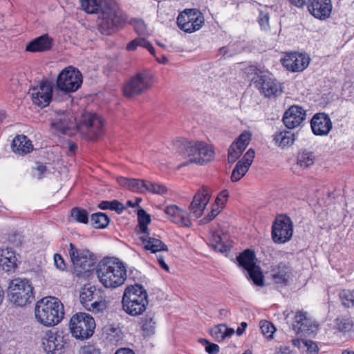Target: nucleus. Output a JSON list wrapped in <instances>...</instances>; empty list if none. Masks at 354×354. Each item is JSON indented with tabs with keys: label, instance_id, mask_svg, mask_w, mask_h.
Listing matches in <instances>:
<instances>
[{
	"label": "nucleus",
	"instance_id": "obj_50",
	"mask_svg": "<svg viewBox=\"0 0 354 354\" xmlns=\"http://www.w3.org/2000/svg\"><path fill=\"white\" fill-rule=\"evenodd\" d=\"M199 342L205 347V351L209 354H217L220 351L218 345L205 339H200Z\"/></svg>",
	"mask_w": 354,
	"mask_h": 354
},
{
	"label": "nucleus",
	"instance_id": "obj_60",
	"mask_svg": "<svg viewBox=\"0 0 354 354\" xmlns=\"http://www.w3.org/2000/svg\"><path fill=\"white\" fill-rule=\"evenodd\" d=\"M140 46H142L143 48L147 49L151 55L155 54V49L152 44L147 41L145 38L140 37Z\"/></svg>",
	"mask_w": 354,
	"mask_h": 354
},
{
	"label": "nucleus",
	"instance_id": "obj_5",
	"mask_svg": "<svg viewBox=\"0 0 354 354\" xmlns=\"http://www.w3.org/2000/svg\"><path fill=\"white\" fill-rule=\"evenodd\" d=\"M177 145L179 152L183 153L189 162L203 165L214 159L213 148L203 142L183 140Z\"/></svg>",
	"mask_w": 354,
	"mask_h": 354
},
{
	"label": "nucleus",
	"instance_id": "obj_36",
	"mask_svg": "<svg viewBox=\"0 0 354 354\" xmlns=\"http://www.w3.org/2000/svg\"><path fill=\"white\" fill-rule=\"evenodd\" d=\"M342 304L348 308H354V290H342L339 292Z\"/></svg>",
	"mask_w": 354,
	"mask_h": 354
},
{
	"label": "nucleus",
	"instance_id": "obj_55",
	"mask_svg": "<svg viewBox=\"0 0 354 354\" xmlns=\"http://www.w3.org/2000/svg\"><path fill=\"white\" fill-rule=\"evenodd\" d=\"M221 209L219 208L218 207L215 206V205H213L211 212L201 220V222L203 224H206L210 222L218 214V213L221 212Z\"/></svg>",
	"mask_w": 354,
	"mask_h": 354
},
{
	"label": "nucleus",
	"instance_id": "obj_18",
	"mask_svg": "<svg viewBox=\"0 0 354 354\" xmlns=\"http://www.w3.org/2000/svg\"><path fill=\"white\" fill-rule=\"evenodd\" d=\"M310 127L315 135L324 136H327L331 130L332 122L326 113H317L313 116Z\"/></svg>",
	"mask_w": 354,
	"mask_h": 354
},
{
	"label": "nucleus",
	"instance_id": "obj_62",
	"mask_svg": "<svg viewBox=\"0 0 354 354\" xmlns=\"http://www.w3.org/2000/svg\"><path fill=\"white\" fill-rule=\"evenodd\" d=\"M269 15L266 12L260 11L259 16V22H268Z\"/></svg>",
	"mask_w": 354,
	"mask_h": 354
},
{
	"label": "nucleus",
	"instance_id": "obj_64",
	"mask_svg": "<svg viewBox=\"0 0 354 354\" xmlns=\"http://www.w3.org/2000/svg\"><path fill=\"white\" fill-rule=\"evenodd\" d=\"M115 354H135L133 350L128 348L118 349Z\"/></svg>",
	"mask_w": 354,
	"mask_h": 354
},
{
	"label": "nucleus",
	"instance_id": "obj_48",
	"mask_svg": "<svg viewBox=\"0 0 354 354\" xmlns=\"http://www.w3.org/2000/svg\"><path fill=\"white\" fill-rule=\"evenodd\" d=\"M106 307V303L102 299H100L98 296L95 300L88 304L87 307L85 308L89 311L93 313L102 312Z\"/></svg>",
	"mask_w": 354,
	"mask_h": 354
},
{
	"label": "nucleus",
	"instance_id": "obj_8",
	"mask_svg": "<svg viewBox=\"0 0 354 354\" xmlns=\"http://www.w3.org/2000/svg\"><path fill=\"white\" fill-rule=\"evenodd\" d=\"M95 323L94 319L85 313H78L72 316L69 323L70 331L73 337L78 339H86L94 333Z\"/></svg>",
	"mask_w": 354,
	"mask_h": 354
},
{
	"label": "nucleus",
	"instance_id": "obj_38",
	"mask_svg": "<svg viewBox=\"0 0 354 354\" xmlns=\"http://www.w3.org/2000/svg\"><path fill=\"white\" fill-rule=\"evenodd\" d=\"M48 337L42 338V345L44 350L46 353L55 354V351L58 350L59 344H55L56 338L53 335L46 334Z\"/></svg>",
	"mask_w": 354,
	"mask_h": 354
},
{
	"label": "nucleus",
	"instance_id": "obj_7",
	"mask_svg": "<svg viewBox=\"0 0 354 354\" xmlns=\"http://www.w3.org/2000/svg\"><path fill=\"white\" fill-rule=\"evenodd\" d=\"M153 74L149 70H142L132 76L123 86V94L133 97L149 91L153 84Z\"/></svg>",
	"mask_w": 354,
	"mask_h": 354
},
{
	"label": "nucleus",
	"instance_id": "obj_24",
	"mask_svg": "<svg viewBox=\"0 0 354 354\" xmlns=\"http://www.w3.org/2000/svg\"><path fill=\"white\" fill-rule=\"evenodd\" d=\"M118 183L122 187L133 192L145 193L147 189V180L137 178H127L120 176L117 178Z\"/></svg>",
	"mask_w": 354,
	"mask_h": 354
},
{
	"label": "nucleus",
	"instance_id": "obj_59",
	"mask_svg": "<svg viewBox=\"0 0 354 354\" xmlns=\"http://www.w3.org/2000/svg\"><path fill=\"white\" fill-rule=\"evenodd\" d=\"M80 354H100V351L93 345H87L82 347Z\"/></svg>",
	"mask_w": 354,
	"mask_h": 354
},
{
	"label": "nucleus",
	"instance_id": "obj_15",
	"mask_svg": "<svg viewBox=\"0 0 354 354\" xmlns=\"http://www.w3.org/2000/svg\"><path fill=\"white\" fill-rule=\"evenodd\" d=\"M69 248L68 254L75 269L88 271L93 265L91 252L88 250H79L71 243Z\"/></svg>",
	"mask_w": 354,
	"mask_h": 354
},
{
	"label": "nucleus",
	"instance_id": "obj_56",
	"mask_svg": "<svg viewBox=\"0 0 354 354\" xmlns=\"http://www.w3.org/2000/svg\"><path fill=\"white\" fill-rule=\"evenodd\" d=\"M304 349H306L309 354H316L319 351V348L316 343L308 339H305L304 350Z\"/></svg>",
	"mask_w": 354,
	"mask_h": 354
},
{
	"label": "nucleus",
	"instance_id": "obj_35",
	"mask_svg": "<svg viewBox=\"0 0 354 354\" xmlns=\"http://www.w3.org/2000/svg\"><path fill=\"white\" fill-rule=\"evenodd\" d=\"M250 166L243 163V162L238 161L235 167L234 168L232 175L231 180L232 182H237L241 180L248 172Z\"/></svg>",
	"mask_w": 354,
	"mask_h": 354
},
{
	"label": "nucleus",
	"instance_id": "obj_12",
	"mask_svg": "<svg viewBox=\"0 0 354 354\" xmlns=\"http://www.w3.org/2000/svg\"><path fill=\"white\" fill-rule=\"evenodd\" d=\"M80 131L87 134L90 140H94L103 133V121L97 114L85 113L78 125Z\"/></svg>",
	"mask_w": 354,
	"mask_h": 354
},
{
	"label": "nucleus",
	"instance_id": "obj_39",
	"mask_svg": "<svg viewBox=\"0 0 354 354\" xmlns=\"http://www.w3.org/2000/svg\"><path fill=\"white\" fill-rule=\"evenodd\" d=\"M141 324L142 329L143 331L146 333V335H150L151 334H153L156 322L154 321V318L152 315H146V316L142 318Z\"/></svg>",
	"mask_w": 354,
	"mask_h": 354
},
{
	"label": "nucleus",
	"instance_id": "obj_6",
	"mask_svg": "<svg viewBox=\"0 0 354 354\" xmlns=\"http://www.w3.org/2000/svg\"><path fill=\"white\" fill-rule=\"evenodd\" d=\"M8 301L15 306H25L35 300L34 288L29 280L16 278L8 283Z\"/></svg>",
	"mask_w": 354,
	"mask_h": 354
},
{
	"label": "nucleus",
	"instance_id": "obj_33",
	"mask_svg": "<svg viewBox=\"0 0 354 354\" xmlns=\"http://www.w3.org/2000/svg\"><path fill=\"white\" fill-rule=\"evenodd\" d=\"M315 162V156L310 151L304 150L297 155V163L302 168H308Z\"/></svg>",
	"mask_w": 354,
	"mask_h": 354
},
{
	"label": "nucleus",
	"instance_id": "obj_3",
	"mask_svg": "<svg viewBox=\"0 0 354 354\" xmlns=\"http://www.w3.org/2000/svg\"><path fill=\"white\" fill-rule=\"evenodd\" d=\"M35 313L37 320L41 324L55 326L64 318V305L57 297H46L37 302Z\"/></svg>",
	"mask_w": 354,
	"mask_h": 354
},
{
	"label": "nucleus",
	"instance_id": "obj_46",
	"mask_svg": "<svg viewBox=\"0 0 354 354\" xmlns=\"http://www.w3.org/2000/svg\"><path fill=\"white\" fill-rule=\"evenodd\" d=\"M353 326L352 322L346 317H337L335 320V327L340 332L349 331Z\"/></svg>",
	"mask_w": 354,
	"mask_h": 354
},
{
	"label": "nucleus",
	"instance_id": "obj_22",
	"mask_svg": "<svg viewBox=\"0 0 354 354\" xmlns=\"http://www.w3.org/2000/svg\"><path fill=\"white\" fill-rule=\"evenodd\" d=\"M140 241L143 248L151 253L168 251L167 245L158 238L151 235L149 231L141 234Z\"/></svg>",
	"mask_w": 354,
	"mask_h": 354
},
{
	"label": "nucleus",
	"instance_id": "obj_4",
	"mask_svg": "<svg viewBox=\"0 0 354 354\" xmlns=\"http://www.w3.org/2000/svg\"><path fill=\"white\" fill-rule=\"evenodd\" d=\"M147 292L139 284L127 286L124 292L122 304L123 310L131 316L141 315L148 304Z\"/></svg>",
	"mask_w": 354,
	"mask_h": 354
},
{
	"label": "nucleus",
	"instance_id": "obj_14",
	"mask_svg": "<svg viewBox=\"0 0 354 354\" xmlns=\"http://www.w3.org/2000/svg\"><path fill=\"white\" fill-rule=\"evenodd\" d=\"M29 93L35 104L46 107L53 99V84L48 80L41 81L37 86L30 88Z\"/></svg>",
	"mask_w": 354,
	"mask_h": 354
},
{
	"label": "nucleus",
	"instance_id": "obj_52",
	"mask_svg": "<svg viewBox=\"0 0 354 354\" xmlns=\"http://www.w3.org/2000/svg\"><path fill=\"white\" fill-rule=\"evenodd\" d=\"M178 27L185 32L192 33L202 28L203 24H177Z\"/></svg>",
	"mask_w": 354,
	"mask_h": 354
},
{
	"label": "nucleus",
	"instance_id": "obj_53",
	"mask_svg": "<svg viewBox=\"0 0 354 354\" xmlns=\"http://www.w3.org/2000/svg\"><path fill=\"white\" fill-rule=\"evenodd\" d=\"M235 147L236 145H231L228 149L227 160L230 163L234 162L242 154V152Z\"/></svg>",
	"mask_w": 354,
	"mask_h": 354
},
{
	"label": "nucleus",
	"instance_id": "obj_57",
	"mask_svg": "<svg viewBox=\"0 0 354 354\" xmlns=\"http://www.w3.org/2000/svg\"><path fill=\"white\" fill-rule=\"evenodd\" d=\"M255 152L254 149H249L248 151L245 153L243 157L240 160L241 162H243L245 165L250 167L252 165L254 158Z\"/></svg>",
	"mask_w": 354,
	"mask_h": 354
},
{
	"label": "nucleus",
	"instance_id": "obj_61",
	"mask_svg": "<svg viewBox=\"0 0 354 354\" xmlns=\"http://www.w3.org/2000/svg\"><path fill=\"white\" fill-rule=\"evenodd\" d=\"M140 45V37L136 38L131 41L127 46V49L128 50H135L138 46Z\"/></svg>",
	"mask_w": 354,
	"mask_h": 354
},
{
	"label": "nucleus",
	"instance_id": "obj_26",
	"mask_svg": "<svg viewBox=\"0 0 354 354\" xmlns=\"http://www.w3.org/2000/svg\"><path fill=\"white\" fill-rule=\"evenodd\" d=\"M53 42V39L47 34H45L29 42L26 46V50L33 53L47 51L52 48Z\"/></svg>",
	"mask_w": 354,
	"mask_h": 354
},
{
	"label": "nucleus",
	"instance_id": "obj_31",
	"mask_svg": "<svg viewBox=\"0 0 354 354\" xmlns=\"http://www.w3.org/2000/svg\"><path fill=\"white\" fill-rule=\"evenodd\" d=\"M100 295L95 286H85L81 290L80 300L84 307H87L88 304L95 300Z\"/></svg>",
	"mask_w": 354,
	"mask_h": 354
},
{
	"label": "nucleus",
	"instance_id": "obj_43",
	"mask_svg": "<svg viewBox=\"0 0 354 354\" xmlns=\"http://www.w3.org/2000/svg\"><path fill=\"white\" fill-rule=\"evenodd\" d=\"M98 207L102 209L114 210L118 214H121L124 209L123 205L117 200L112 201H103L99 204Z\"/></svg>",
	"mask_w": 354,
	"mask_h": 354
},
{
	"label": "nucleus",
	"instance_id": "obj_63",
	"mask_svg": "<svg viewBox=\"0 0 354 354\" xmlns=\"http://www.w3.org/2000/svg\"><path fill=\"white\" fill-rule=\"evenodd\" d=\"M292 344L300 349H304L305 339H294L292 340Z\"/></svg>",
	"mask_w": 354,
	"mask_h": 354
},
{
	"label": "nucleus",
	"instance_id": "obj_28",
	"mask_svg": "<svg viewBox=\"0 0 354 354\" xmlns=\"http://www.w3.org/2000/svg\"><path fill=\"white\" fill-rule=\"evenodd\" d=\"M292 328L297 334L311 330V321L306 313L298 311L296 313Z\"/></svg>",
	"mask_w": 354,
	"mask_h": 354
},
{
	"label": "nucleus",
	"instance_id": "obj_13",
	"mask_svg": "<svg viewBox=\"0 0 354 354\" xmlns=\"http://www.w3.org/2000/svg\"><path fill=\"white\" fill-rule=\"evenodd\" d=\"M254 84L259 93L268 98L276 97L282 92L280 83L269 74L261 73Z\"/></svg>",
	"mask_w": 354,
	"mask_h": 354
},
{
	"label": "nucleus",
	"instance_id": "obj_29",
	"mask_svg": "<svg viewBox=\"0 0 354 354\" xmlns=\"http://www.w3.org/2000/svg\"><path fill=\"white\" fill-rule=\"evenodd\" d=\"M204 17L201 12L196 8L185 9L177 17L176 22H203Z\"/></svg>",
	"mask_w": 354,
	"mask_h": 354
},
{
	"label": "nucleus",
	"instance_id": "obj_19",
	"mask_svg": "<svg viewBox=\"0 0 354 354\" xmlns=\"http://www.w3.org/2000/svg\"><path fill=\"white\" fill-rule=\"evenodd\" d=\"M210 198L209 192L207 187H201L194 195V199L190 204V212L196 218L200 217Z\"/></svg>",
	"mask_w": 354,
	"mask_h": 354
},
{
	"label": "nucleus",
	"instance_id": "obj_21",
	"mask_svg": "<svg viewBox=\"0 0 354 354\" xmlns=\"http://www.w3.org/2000/svg\"><path fill=\"white\" fill-rule=\"evenodd\" d=\"M292 275L289 263L281 262L271 270V276L275 283L286 286Z\"/></svg>",
	"mask_w": 354,
	"mask_h": 354
},
{
	"label": "nucleus",
	"instance_id": "obj_32",
	"mask_svg": "<svg viewBox=\"0 0 354 354\" xmlns=\"http://www.w3.org/2000/svg\"><path fill=\"white\" fill-rule=\"evenodd\" d=\"M211 335L217 342H221L226 337H231L234 330L233 328H227L225 324H218L211 329Z\"/></svg>",
	"mask_w": 354,
	"mask_h": 354
},
{
	"label": "nucleus",
	"instance_id": "obj_40",
	"mask_svg": "<svg viewBox=\"0 0 354 354\" xmlns=\"http://www.w3.org/2000/svg\"><path fill=\"white\" fill-rule=\"evenodd\" d=\"M138 219L139 223L140 233H144L149 231L147 225L151 222L150 215L147 214L143 209H140L138 212Z\"/></svg>",
	"mask_w": 354,
	"mask_h": 354
},
{
	"label": "nucleus",
	"instance_id": "obj_37",
	"mask_svg": "<svg viewBox=\"0 0 354 354\" xmlns=\"http://www.w3.org/2000/svg\"><path fill=\"white\" fill-rule=\"evenodd\" d=\"M71 217L78 223L86 224L88 222V212L80 207H73L71 211Z\"/></svg>",
	"mask_w": 354,
	"mask_h": 354
},
{
	"label": "nucleus",
	"instance_id": "obj_9",
	"mask_svg": "<svg viewBox=\"0 0 354 354\" xmlns=\"http://www.w3.org/2000/svg\"><path fill=\"white\" fill-rule=\"evenodd\" d=\"M82 84L81 73L73 66L63 69L58 75L56 80L57 88L65 93L76 91Z\"/></svg>",
	"mask_w": 354,
	"mask_h": 354
},
{
	"label": "nucleus",
	"instance_id": "obj_1",
	"mask_svg": "<svg viewBox=\"0 0 354 354\" xmlns=\"http://www.w3.org/2000/svg\"><path fill=\"white\" fill-rule=\"evenodd\" d=\"M81 8L88 14H96L106 22H125L127 17L114 0H80Z\"/></svg>",
	"mask_w": 354,
	"mask_h": 354
},
{
	"label": "nucleus",
	"instance_id": "obj_30",
	"mask_svg": "<svg viewBox=\"0 0 354 354\" xmlns=\"http://www.w3.org/2000/svg\"><path fill=\"white\" fill-rule=\"evenodd\" d=\"M273 140L279 147L284 148L293 144L295 135L290 131L283 130L277 132Z\"/></svg>",
	"mask_w": 354,
	"mask_h": 354
},
{
	"label": "nucleus",
	"instance_id": "obj_49",
	"mask_svg": "<svg viewBox=\"0 0 354 354\" xmlns=\"http://www.w3.org/2000/svg\"><path fill=\"white\" fill-rule=\"evenodd\" d=\"M259 324L261 333L268 338L272 337L276 330L274 326L267 320L261 321Z\"/></svg>",
	"mask_w": 354,
	"mask_h": 354
},
{
	"label": "nucleus",
	"instance_id": "obj_23",
	"mask_svg": "<svg viewBox=\"0 0 354 354\" xmlns=\"http://www.w3.org/2000/svg\"><path fill=\"white\" fill-rule=\"evenodd\" d=\"M165 213L167 216V218L174 223L181 225L186 227H189L192 225L187 213L176 205L167 206L165 209Z\"/></svg>",
	"mask_w": 354,
	"mask_h": 354
},
{
	"label": "nucleus",
	"instance_id": "obj_11",
	"mask_svg": "<svg viewBox=\"0 0 354 354\" xmlns=\"http://www.w3.org/2000/svg\"><path fill=\"white\" fill-rule=\"evenodd\" d=\"M293 234V224L290 217L277 216L272 226V239L276 243H284L290 240Z\"/></svg>",
	"mask_w": 354,
	"mask_h": 354
},
{
	"label": "nucleus",
	"instance_id": "obj_47",
	"mask_svg": "<svg viewBox=\"0 0 354 354\" xmlns=\"http://www.w3.org/2000/svg\"><path fill=\"white\" fill-rule=\"evenodd\" d=\"M147 187L149 188L147 189V192H150L156 194L163 195L167 193V188L162 184L152 183L147 180Z\"/></svg>",
	"mask_w": 354,
	"mask_h": 354
},
{
	"label": "nucleus",
	"instance_id": "obj_58",
	"mask_svg": "<svg viewBox=\"0 0 354 354\" xmlns=\"http://www.w3.org/2000/svg\"><path fill=\"white\" fill-rule=\"evenodd\" d=\"M55 266L59 270L64 271L66 269V264L62 257L59 254L54 255Z\"/></svg>",
	"mask_w": 354,
	"mask_h": 354
},
{
	"label": "nucleus",
	"instance_id": "obj_2",
	"mask_svg": "<svg viewBox=\"0 0 354 354\" xmlns=\"http://www.w3.org/2000/svg\"><path fill=\"white\" fill-rule=\"evenodd\" d=\"M95 272L102 284L106 288H117L127 279V270L120 261L104 259L97 266Z\"/></svg>",
	"mask_w": 354,
	"mask_h": 354
},
{
	"label": "nucleus",
	"instance_id": "obj_27",
	"mask_svg": "<svg viewBox=\"0 0 354 354\" xmlns=\"http://www.w3.org/2000/svg\"><path fill=\"white\" fill-rule=\"evenodd\" d=\"M12 151L19 155L24 156L33 149L32 142L24 135L17 136L12 142Z\"/></svg>",
	"mask_w": 354,
	"mask_h": 354
},
{
	"label": "nucleus",
	"instance_id": "obj_45",
	"mask_svg": "<svg viewBox=\"0 0 354 354\" xmlns=\"http://www.w3.org/2000/svg\"><path fill=\"white\" fill-rule=\"evenodd\" d=\"M212 245L215 250L224 252L227 250V246L222 241L221 236L217 232H213L211 238Z\"/></svg>",
	"mask_w": 354,
	"mask_h": 354
},
{
	"label": "nucleus",
	"instance_id": "obj_41",
	"mask_svg": "<svg viewBox=\"0 0 354 354\" xmlns=\"http://www.w3.org/2000/svg\"><path fill=\"white\" fill-rule=\"evenodd\" d=\"M120 24H96V28L104 35H110L118 32L120 28Z\"/></svg>",
	"mask_w": 354,
	"mask_h": 354
},
{
	"label": "nucleus",
	"instance_id": "obj_51",
	"mask_svg": "<svg viewBox=\"0 0 354 354\" xmlns=\"http://www.w3.org/2000/svg\"><path fill=\"white\" fill-rule=\"evenodd\" d=\"M134 30L140 37L145 38L151 35V30L146 24H134Z\"/></svg>",
	"mask_w": 354,
	"mask_h": 354
},
{
	"label": "nucleus",
	"instance_id": "obj_10",
	"mask_svg": "<svg viewBox=\"0 0 354 354\" xmlns=\"http://www.w3.org/2000/svg\"><path fill=\"white\" fill-rule=\"evenodd\" d=\"M236 260L239 265L247 271L249 278L256 286H263V275L260 267L257 266L255 254L252 250H244L236 257Z\"/></svg>",
	"mask_w": 354,
	"mask_h": 354
},
{
	"label": "nucleus",
	"instance_id": "obj_44",
	"mask_svg": "<svg viewBox=\"0 0 354 354\" xmlns=\"http://www.w3.org/2000/svg\"><path fill=\"white\" fill-rule=\"evenodd\" d=\"M104 333L106 335V338L112 342H118L121 336L120 328L113 326H108L104 328Z\"/></svg>",
	"mask_w": 354,
	"mask_h": 354
},
{
	"label": "nucleus",
	"instance_id": "obj_17",
	"mask_svg": "<svg viewBox=\"0 0 354 354\" xmlns=\"http://www.w3.org/2000/svg\"><path fill=\"white\" fill-rule=\"evenodd\" d=\"M306 118V111L298 105H292L287 109L283 116V122L286 128L293 129L304 122Z\"/></svg>",
	"mask_w": 354,
	"mask_h": 354
},
{
	"label": "nucleus",
	"instance_id": "obj_20",
	"mask_svg": "<svg viewBox=\"0 0 354 354\" xmlns=\"http://www.w3.org/2000/svg\"><path fill=\"white\" fill-rule=\"evenodd\" d=\"M308 8L315 18L324 20L330 16L332 6L330 0H310Z\"/></svg>",
	"mask_w": 354,
	"mask_h": 354
},
{
	"label": "nucleus",
	"instance_id": "obj_54",
	"mask_svg": "<svg viewBox=\"0 0 354 354\" xmlns=\"http://www.w3.org/2000/svg\"><path fill=\"white\" fill-rule=\"evenodd\" d=\"M229 196V194L227 190L224 189L220 192V194L217 196L215 201V206L218 207L221 209H223L225 206V202Z\"/></svg>",
	"mask_w": 354,
	"mask_h": 354
},
{
	"label": "nucleus",
	"instance_id": "obj_42",
	"mask_svg": "<svg viewBox=\"0 0 354 354\" xmlns=\"http://www.w3.org/2000/svg\"><path fill=\"white\" fill-rule=\"evenodd\" d=\"M251 140V134L248 131L242 133L232 145H236V148L242 153L246 149Z\"/></svg>",
	"mask_w": 354,
	"mask_h": 354
},
{
	"label": "nucleus",
	"instance_id": "obj_34",
	"mask_svg": "<svg viewBox=\"0 0 354 354\" xmlns=\"http://www.w3.org/2000/svg\"><path fill=\"white\" fill-rule=\"evenodd\" d=\"M92 225L97 229L105 228L109 223V216L103 212L94 213L91 216Z\"/></svg>",
	"mask_w": 354,
	"mask_h": 354
},
{
	"label": "nucleus",
	"instance_id": "obj_25",
	"mask_svg": "<svg viewBox=\"0 0 354 354\" xmlns=\"http://www.w3.org/2000/svg\"><path fill=\"white\" fill-rule=\"evenodd\" d=\"M17 259L15 252L11 248L0 250V267L6 272H14L17 268Z\"/></svg>",
	"mask_w": 354,
	"mask_h": 354
},
{
	"label": "nucleus",
	"instance_id": "obj_16",
	"mask_svg": "<svg viewBox=\"0 0 354 354\" xmlns=\"http://www.w3.org/2000/svg\"><path fill=\"white\" fill-rule=\"evenodd\" d=\"M310 58L303 53H286L281 59L283 66L291 72L303 71L309 64Z\"/></svg>",
	"mask_w": 354,
	"mask_h": 354
}]
</instances>
